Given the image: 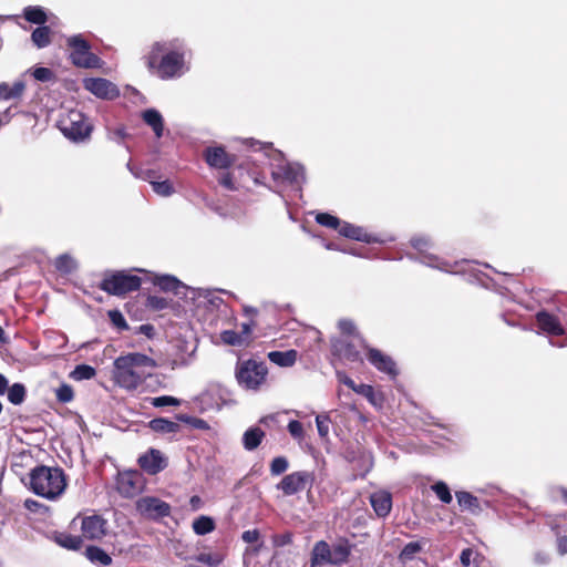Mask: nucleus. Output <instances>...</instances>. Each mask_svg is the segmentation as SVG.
Instances as JSON below:
<instances>
[{
	"instance_id": "9b49d317",
	"label": "nucleus",
	"mask_w": 567,
	"mask_h": 567,
	"mask_svg": "<svg viewBox=\"0 0 567 567\" xmlns=\"http://www.w3.org/2000/svg\"><path fill=\"white\" fill-rule=\"evenodd\" d=\"M358 339L339 338L332 342L333 354L346 364L362 363Z\"/></svg>"
},
{
	"instance_id": "412c9836",
	"label": "nucleus",
	"mask_w": 567,
	"mask_h": 567,
	"mask_svg": "<svg viewBox=\"0 0 567 567\" xmlns=\"http://www.w3.org/2000/svg\"><path fill=\"white\" fill-rule=\"evenodd\" d=\"M338 230H339L340 235H342L347 238H350V239L364 241V243H371V241L377 240L371 235L365 233L363 228H361L359 226H354V225L346 223V221H343V223L340 221V226L338 227Z\"/></svg>"
},
{
	"instance_id": "c756f323",
	"label": "nucleus",
	"mask_w": 567,
	"mask_h": 567,
	"mask_svg": "<svg viewBox=\"0 0 567 567\" xmlns=\"http://www.w3.org/2000/svg\"><path fill=\"white\" fill-rule=\"evenodd\" d=\"M265 433L259 427H252L245 432L243 441L246 450H255L264 437Z\"/></svg>"
},
{
	"instance_id": "1a4fd4ad",
	"label": "nucleus",
	"mask_w": 567,
	"mask_h": 567,
	"mask_svg": "<svg viewBox=\"0 0 567 567\" xmlns=\"http://www.w3.org/2000/svg\"><path fill=\"white\" fill-rule=\"evenodd\" d=\"M412 246L422 254V262L425 264L429 267L445 271L455 274L458 272V266L460 262L451 264L450 261H446L435 255L426 254V250L431 247V241L425 236H416L411 239Z\"/></svg>"
},
{
	"instance_id": "2f4dec72",
	"label": "nucleus",
	"mask_w": 567,
	"mask_h": 567,
	"mask_svg": "<svg viewBox=\"0 0 567 567\" xmlns=\"http://www.w3.org/2000/svg\"><path fill=\"white\" fill-rule=\"evenodd\" d=\"M23 90V82H16L12 86H10L8 83H0V100L18 97L22 94Z\"/></svg>"
},
{
	"instance_id": "f03ea898",
	"label": "nucleus",
	"mask_w": 567,
	"mask_h": 567,
	"mask_svg": "<svg viewBox=\"0 0 567 567\" xmlns=\"http://www.w3.org/2000/svg\"><path fill=\"white\" fill-rule=\"evenodd\" d=\"M155 361L138 352L121 355L113 363V380L122 389H137L155 369Z\"/></svg>"
},
{
	"instance_id": "9d476101",
	"label": "nucleus",
	"mask_w": 567,
	"mask_h": 567,
	"mask_svg": "<svg viewBox=\"0 0 567 567\" xmlns=\"http://www.w3.org/2000/svg\"><path fill=\"white\" fill-rule=\"evenodd\" d=\"M145 488V478L138 471H124L117 474L116 489L127 498L141 494Z\"/></svg>"
},
{
	"instance_id": "cd10ccee",
	"label": "nucleus",
	"mask_w": 567,
	"mask_h": 567,
	"mask_svg": "<svg viewBox=\"0 0 567 567\" xmlns=\"http://www.w3.org/2000/svg\"><path fill=\"white\" fill-rule=\"evenodd\" d=\"M86 557L91 563L100 566H109L112 563L111 556L103 549L95 546L86 548Z\"/></svg>"
},
{
	"instance_id": "4be33fe9",
	"label": "nucleus",
	"mask_w": 567,
	"mask_h": 567,
	"mask_svg": "<svg viewBox=\"0 0 567 567\" xmlns=\"http://www.w3.org/2000/svg\"><path fill=\"white\" fill-rule=\"evenodd\" d=\"M143 121L152 127L156 137H161L164 131V121L162 114L155 109H147L142 113Z\"/></svg>"
},
{
	"instance_id": "b1692460",
	"label": "nucleus",
	"mask_w": 567,
	"mask_h": 567,
	"mask_svg": "<svg viewBox=\"0 0 567 567\" xmlns=\"http://www.w3.org/2000/svg\"><path fill=\"white\" fill-rule=\"evenodd\" d=\"M332 549L326 542H318L312 550V566L330 563Z\"/></svg>"
},
{
	"instance_id": "4c0bfd02",
	"label": "nucleus",
	"mask_w": 567,
	"mask_h": 567,
	"mask_svg": "<svg viewBox=\"0 0 567 567\" xmlns=\"http://www.w3.org/2000/svg\"><path fill=\"white\" fill-rule=\"evenodd\" d=\"M194 532L198 535H205L214 529V522L207 516H202L193 523Z\"/></svg>"
},
{
	"instance_id": "f3484780",
	"label": "nucleus",
	"mask_w": 567,
	"mask_h": 567,
	"mask_svg": "<svg viewBox=\"0 0 567 567\" xmlns=\"http://www.w3.org/2000/svg\"><path fill=\"white\" fill-rule=\"evenodd\" d=\"M205 159L210 167L224 169L235 162V156L228 154L221 146L208 147L205 151Z\"/></svg>"
},
{
	"instance_id": "79ce46f5",
	"label": "nucleus",
	"mask_w": 567,
	"mask_h": 567,
	"mask_svg": "<svg viewBox=\"0 0 567 567\" xmlns=\"http://www.w3.org/2000/svg\"><path fill=\"white\" fill-rule=\"evenodd\" d=\"M338 327L340 331L344 334L343 338L347 339H358V341L361 343V339L355 333V326L351 320L342 319L339 321Z\"/></svg>"
},
{
	"instance_id": "e2e57ef3",
	"label": "nucleus",
	"mask_w": 567,
	"mask_h": 567,
	"mask_svg": "<svg viewBox=\"0 0 567 567\" xmlns=\"http://www.w3.org/2000/svg\"><path fill=\"white\" fill-rule=\"evenodd\" d=\"M558 551L561 555H567V536L559 537L557 540Z\"/></svg>"
},
{
	"instance_id": "2eb2a0df",
	"label": "nucleus",
	"mask_w": 567,
	"mask_h": 567,
	"mask_svg": "<svg viewBox=\"0 0 567 567\" xmlns=\"http://www.w3.org/2000/svg\"><path fill=\"white\" fill-rule=\"evenodd\" d=\"M81 530L87 539H100L106 533V520L96 514L79 517Z\"/></svg>"
},
{
	"instance_id": "603ef678",
	"label": "nucleus",
	"mask_w": 567,
	"mask_h": 567,
	"mask_svg": "<svg viewBox=\"0 0 567 567\" xmlns=\"http://www.w3.org/2000/svg\"><path fill=\"white\" fill-rule=\"evenodd\" d=\"M33 78L40 82H50L54 79L53 72L48 68H37L32 72Z\"/></svg>"
},
{
	"instance_id": "a211bd4d",
	"label": "nucleus",
	"mask_w": 567,
	"mask_h": 567,
	"mask_svg": "<svg viewBox=\"0 0 567 567\" xmlns=\"http://www.w3.org/2000/svg\"><path fill=\"white\" fill-rule=\"evenodd\" d=\"M138 464L145 472L154 475L163 471L167 462L158 450L152 449L146 454L140 456Z\"/></svg>"
},
{
	"instance_id": "f8f14e48",
	"label": "nucleus",
	"mask_w": 567,
	"mask_h": 567,
	"mask_svg": "<svg viewBox=\"0 0 567 567\" xmlns=\"http://www.w3.org/2000/svg\"><path fill=\"white\" fill-rule=\"evenodd\" d=\"M136 509L142 516L152 519L168 516L171 513V506L167 503L153 496L141 497L136 502Z\"/></svg>"
},
{
	"instance_id": "c03bdc74",
	"label": "nucleus",
	"mask_w": 567,
	"mask_h": 567,
	"mask_svg": "<svg viewBox=\"0 0 567 567\" xmlns=\"http://www.w3.org/2000/svg\"><path fill=\"white\" fill-rule=\"evenodd\" d=\"M316 221L318 224H320L321 226L332 228V229H338V227L340 226V219L337 218L336 216L328 214V213L317 214Z\"/></svg>"
},
{
	"instance_id": "c9c22d12",
	"label": "nucleus",
	"mask_w": 567,
	"mask_h": 567,
	"mask_svg": "<svg viewBox=\"0 0 567 567\" xmlns=\"http://www.w3.org/2000/svg\"><path fill=\"white\" fill-rule=\"evenodd\" d=\"M96 371L93 367L87 364L76 365L75 369L71 372L70 377L75 381L90 380L94 378Z\"/></svg>"
},
{
	"instance_id": "37998d69",
	"label": "nucleus",
	"mask_w": 567,
	"mask_h": 567,
	"mask_svg": "<svg viewBox=\"0 0 567 567\" xmlns=\"http://www.w3.org/2000/svg\"><path fill=\"white\" fill-rule=\"evenodd\" d=\"M196 560L207 565V567H217L221 563L223 557L219 554L200 553L196 556Z\"/></svg>"
},
{
	"instance_id": "13d9d810",
	"label": "nucleus",
	"mask_w": 567,
	"mask_h": 567,
	"mask_svg": "<svg viewBox=\"0 0 567 567\" xmlns=\"http://www.w3.org/2000/svg\"><path fill=\"white\" fill-rule=\"evenodd\" d=\"M474 551L471 548H466L461 553L460 560L464 567H468L472 563Z\"/></svg>"
},
{
	"instance_id": "680f3d73",
	"label": "nucleus",
	"mask_w": 567,
	"mask_h": 567,
	"mask_svg": "<svg viewBox=\"0 0 567 567\" xmlns=\"http://www.w3.org/2000/svg\"><path fill=\"white\" fill-rule=\"evenodd\" d=\"M219 183L227 189H234L235 186H234V182H233V178L230 176V174H224L220 179H219Z\"/></svg>"
},
{
	"instance_id": "864d4df0",
	"label": "nucleus",
	"mask_w": 567,
	"mask_h": 567,
	"mask_svg": "<svg viewBox=\"0 0 567 567\" xmlns=\"http://www.w3.org/2000/svg\"><path fill=\"white\" fill-rule=\"evenodd\" d=\"M288 468V461L285 457H276L272 460L270 471L272 475H279Z\"/></svg>"
},
{
	"instance_id": "3c124183",
	"label": "nucleus",
	"mask_w": 567,
	"mask_h": 567,
	"mask_svg": "<svg viewBox=\"0 0 567 567\" xmlns=\"http://www.w3.org/2000/svg\"><path fill=\"white\" fill-rule=\"evenodd\" d=\"M55 394H56V399L63 403H68V402L72 401L73 395H74L73 389L69 384L60 385L56 389Z\"/></svg>"
},
{
	"instance_id": "6ab92c4d",
	"label": "nucleus",
	"mask_w": 567,
	"mask_h": 567,
	"mask_svg": "<svg viewBox=\"0 0 567 567\" xmlns=\"http://www.w3.org/2000/svg\"><path fill=\"white\" fill-rule=\"evenodd\" d=\"M536 320L538 327L547 334L551 336H563L565 334V330L560 324L559 320L545 311H540L536 315Z\"/></svg>"
},
{
	"instance_id": "58836bf2",
	"label": "nucleus",
	"mask_w": 567,
	"mask_h": 567,
	"mask_svg": "<svg viewBox=\"0 0 567 567\" xmlns=\"http://www.w3.org/2000/svg\"><path fill=\"white\" fill-rule=\"evenodd\" d=\"M196 300L198 306L212 305L213 307H218L220 303V298L216 297L213 292L208 290H199L196 292Z\"/></svg>"
},
{
	"instance_id": "69168bd1",
	"label": "nucleus",
	"mask_w": 567,
	"mask_h": 567,
	"mask_svg": "<svg viewBox=\"0 0 567 567\" xmlns=\"http://www.w3.org/2000/svg\"><path fill=\"white\" fill-rule=\"evenodd\" d=\"M8 388V380L0 374V394H3Z\"/></svg>"
},
{
	"instance_id": "6e6d98bb",
	"label": "nucleus",
	"mask_w": 567,
	"mask_h": 567,
	"mask_svg": "<svg viewBox=\"0 0 567 567\" xmlns=\"http://www.w3.org/2000/svg\"><path fill=\"white\" fill-rule=\"evenodd\" d=\"M421 549L417 543H409L403 548L400 557L402 560L411 559Z\"/></svg>"
},
{
	"instance_id": "de8ad7c7",
	"label": "nucleus",
	"mask_w": 567,
	"mask_h": 567,
	"mask_svg": "<svg viewBox=\"0 0 567 567\" xmlns=\"http://www.w3.org/2000/svg\"><path fill=\"white\" fill-rule=\"evenodd\" d=\"M168 303L169 301L166 298L159 296H148L146 300V307L155 311L166 309Z\"/></svg>"
},
{
	"instance_id": "4d7b16f0",
	"label": "nucleus",
	"mask_w": 567,
	"mask_h": 567,
	"mask_svg": "<svg viewBox=\"0 0 567 567\" xmlns=\"http://www.w3.org/2000/svg\"><path fill=\"white\" fill-rule=\"evenodd\" d=\"M337 380L340 383H343L344 385L349 386L351 390L355 391L359 384H355L354 381L347 375L346 372L337 370L336 371Z\"/></svg>"
},
{
	"instance_id": "49530a36",
	"label": "nucleus",
	"mask_w": 567,
	"mask_h": 567,
	"mask_svg": "<svg viewBox=\"0 0 567 567\" xmlns=\"http://www.w3.org/2000/svg\"><path fill=\"white\" fill-rule=\"evenodd\" d=\"M151 404L155 408H163V406H178L181 404V400L169 396V395H163L157 398L151 399Z\"/></svg>"
},
{
	"instance_id": "052dcab7",
	"label": "nucleus",
	"mask_w": 567,
	"mask_h": 567,
	"mask_svg": "<svg viewBox=\"0 0 567 567\" xmlns=\"http://www.w3.org/2000/svg\"><path fill=\"white\" fill-rule=\"evenodd\" d=\"M110 318L116 324L117 327H126L125 319L123 318L122 313L118 311H111Z\"/></svg>"
},
{
	"instance_id": "a878e982",
	"label": "nucleus",
	"mask_w": 567,
	"mask_h": 567,
	"mask_svg": "<svg viewBox=\"0 0 567 567\" xmlns=\"http://www.w3.org/2000/svg\"><path fill=\"white\" fill-rule=\"evenodd\" d=\"M363 395L373 406L381 409L383 406L384 398L382 393L374 391L369 384H359L354 391Z\"/></svg>"
},
{
	"instance_id": "09e8293b",
	"label": "nucleus",
	"mask_w": 567,
	"mask_h": 567,
	"mask_svg": "<svg viewBox=\"0 0 567 567\" xmlns=\"http://www.w3.org/2000/svg\"><path fill=\"white\" fill-rule=\"evenodd\" d=\"M288 432L299 443H301L305 440V430L299 421H290L288 424Z\"/></svg>"
},
{
	"instance_id": "0e129e2a",
	"label": "nucleus",
	"mask_w": 567,
	"mask_h": 567,
	"mask_svg": "<svg viewBox=\"0 0 567 567\" xmlns=\"http://www.w3.org/2000/svg\"><path fill=\"white\" fill-rule=\"evenodd\" d=\"M126 137V132L124 128H117L112 133V140L121 143Z\"/></svg>"
},
{
	"instance_id": "393cba45",
	"label": "nucleus",
	"mask_w": 567,
	"mask_h": 567,
	"mask_svg": "<svg viewBox=\"0 0 567 567\" xmlns=\"http://www.w3.org/2000/svg\"><path fill=\"white\" fill-rule=\"evenodd\" d=\"M269 360L279 367H291L297 360L295 350L271 351L268 353Z\"/></svg>"
},
{
	"instance_id": "f257e3e1",
	"label": "nucleus",
	"mask_w": 567,
	"mask_h": 567,
	"mask_svg": "<svg viewBox=\"0 0 567 567\" xmlns=\"http://www.w3.org/2000/svg\"><path fill=\"white\" fill-rule=\"evenodd\" d=\"M143 60L147 69L162 80L181 78L189 70L185 43L178 38L154 42Z\"/></svg>"
},
{
	"instance_id": "f704fd0d",
	"label": "nucleus",
	"mask_w": 567,
	"mask_h": 567,
	"mask_svg": "<svg viewBox=\"0 0 567 567\" xmlns=\"http://www.w3.org/2000/svg\"><path fill=\"white\" fill-rule=\"evenodd\" d=\"M55 542L68 549H79L81 546V539L78 536H73L66 533H59L54 536Z\"/></svg>"
},
{
	"instance_id": "338daca9",
	"label": "nucleus",
	"mask_w": 567,
	"mask_h": 567,
	"mask_svg": "<svg viewBox=\"0 0 567 567\" xmlns=\"http://www.w3.org/2000/svg\"><path fill=\"white\" fill-rule=\"evenodd\" d=\"M241 328H243V332L240 334H243L245 337V341H246L249 333L251 332V327L249 323H243Z\"/></svg>"
},
{
	"instance_id": "c85d7f7f",
	"label": "nucleus",
	"mask_w": 567,
	"mask_h": 567,
	"mask_svg": "<svg viewBox=\"0 0 567 567\" xmlns=\"http://www.w3.org/2000/svg\"><path fill=\"white\" fill-rule=\"evenodd\" d=\"M152 280L164 291H177L182 286V282L177 278L169 275H155Z\"/></svg>"
},
{
	"instance_id": "39448f33",
	"label": "nucleus",
	"mask_w": 567,
	"mask_h": 567,
	"mask_svg": "<svg viewBox=\"0 0 567 567\" xmlns=\"http://www.w3.org/2000/svg\"><path fill=\"white\" fill-rule=\"evenodd\" d=\"M59 128L69 140L82 142L90 136L92 125L82 112L70 110L59 120Z\"/></svg>"
},
{
	"instance_id": "aec40b11",
	"label": "nucleus",
	"mask_w": 567,
	"mask_h": 567,
	"mask_svg": "<svg viewBox=\"0 0 567 567\" xmlns=\"http://www.w3.org/2000/svg\"><path fill=\"white\" fill-rule=\"evenodd\" d=\"M371 505L380 517H385L392 507V499L390 493L385 491L375 492L370 497Z\"/></svg>"
},
{
	"instance_id": "6e6552de",
	"label": "nucleus",
	"mask_w": 567,
	"mask_h": 567,
	"mask_svg": "<svg viewBox=\"0 0 567 567\" xmlns=\"http://www.w3.org/2000/svg\"><path fill=\"white\" fill-rule=\"evenodd\" d=\"M70 48V59L79 68L94 69L101 66V60L91 52L90 44L82 34H75L66 40Z\"/></svg>"
},
{
	"instance_id": "72a5a7b5",
	"label": "nucleus",
	"mask_w": 567,
	"mask_h": 567,
	"mask_svg": "<svg viewBox=\"0 0 567 567\" xmlns=\"http://www.w3.org/2000/svg\"><path fill=\"white\" fill-rule=\"evenodd\" d=\"M54 266L60 272L70 274L76 269L78 265L72 256L63 254L55 259Z\"/></svg>"
},
{
	"instance_id": "0eeeda50",
	"label": "nucleus",
	"mask_w": 567,
	"mask_h": 567,
	"mask_svg": "<svg viewBox=\"0 0 567 567\" xmlns=\"http://www.w3.org/2000/svg\"><path fill=\"white\" fill-rule=\"evenodd\" d=\"M268 370L264 362L247 360L239 362L236 369L238 383L248 390H257L266 381Z\"/></svg>"
},
{
	"instance_id": "20e7f679",
	"label": "nucleus",
	"mask_w": 567,
	"mask_h": 567,
	"mask_svg": "<svg viewBox=\"0 0 567 567\" xmlns=\"http://www.w3.org/2000/svg\"><path fill=\"white\" fill-rule=\"evenodd\" d=\"M248 147L254 150H270L271 177L278 185H300L305 181V168L298 163H289L285 161L281 152L271 150V144H262L254 138L246 140Z\"/></svg>"
},
{
	"instance_id": "8fccbe9b",
	"label": "nucleus",
	"mask_w": 567,
	"mask_h": 567,
	"mask_svg": "<svg viewBox=\"0 0 567 567\" xmlns=\"http://www.w3.org/2000/svg\"><path fill=\"white\" fill-rule=\"evenodd\" d=\"M151 185L153 190L161 196H169L174 192L173 186L168 181L152 182Z\"/></svg>"
},
{
	"instance_id": "bb28decb",
	"label": "nucleus",
	"mask_w": 567,
	"mask_h": 567,
	"mask_svg": "<svg viewBox=\"0 0 567 567\" xmlns=\"http://www.w3.org/2000/svg\"><path fill=\"white\" fill-rule=\"evenodd\" d=\"M23 17L27 21L35 24H44L48 20L47 12L39 6L25 7L23 10Z\"/></svg>"
},
{
	"instance_id": "a18cd8bd",
	"label": "nucleus",
	"mask_w": 567,
	"mask_h": 567,
	"mask_svg": "<svg viewBox=\"0 0 567 567\" xmlns=\"http://www.w3.org/2000/svg\"><path fill=\"white\" fill-rule=\"evenodd\" d=\"M330 416L329 414H320L316 417V424L318 429V433L321 439H327L330 431Z\"/></svg>"
},
{
	"instance_id": "5701e85b",
	"label": "nucleus",
	"mask_w": 567,
	"mask_h": 567,
	"mask_svg": "<svg viewBox=\"0 0 567 567\" xmlns=\"http://www.w3.org/2000/svg\"><path fill=\"white\" fill-rule=\"evenodd\" d=\"M455 496L457 498L458 505L463 509L470 511L473 514H478L482 511L478 498L473 494L461 491L456 492Z\"/></svg>"
},
{
	"instance_id": "473e14b6",
	"label": "nucleus",
	"mask_w": 567,
	"mask_h": 567,
	"mask_svg": "<svg viewBox=\"0 0 567 567\" xmlns=\"http://www.w3.org/2000/svg\"><path fill=\"white\" fill-rule=\"evenodd\" d=\"M50 34H51V31H50L49 27H39L32 32L31 39H32V42L38 48H45L51 42Z\"/></svg>"
},
{
	"instance_id": "423d86ee",
	"label": "nucleus",
	"mask_w": 567,
	"mask_h": 567,
	"mask_svg": "<svg viewBox=\"0 0 567 567\" xmlns=\"http://www.w3.org/2000/svg\"><path fill=\"white\" fill-rule=\"evenodd\" d=\"M142 280L127 271H112L104 275L100 288L113 296H123L140 289Z\"/></svg>"
},
{
	"instance_id": "774afa93",
	"label": "nucleus",
	"mask_w": 567,
	"mask_h": 567,
	"mask_svg": "<svg viewBox=\"0 0 567 567\" xmlns=\"http://www.w3.org/2000/svg\"><path fill=\"white\" fill-rule=\"evenodd\" d=\"M33 504H35V502H34V501H30V499H27V501H25V506H27L28 508H31V506H33Z\"/></svg>"
},
{
	"instance_id": "ea45409f",
	"label": "nucleus",
	"mask_w": 567,
	"mask_h": 567,
	"mask_svg": "<svg viewBox=\"0 0 567 567\" xmlns=\"http://www.w3.org/2000/svg\"><path fill=\"white\" fill-rule=\"evenodd\" d=\"M25 396V389L20 383H14L8 389V399L12 404H20L23 402Z\"/></svg>"
},
{
	"instance_id": "dca6fc26",
	"label": "nucleus",
	"mask_w": 567,
	"mask_h": 567,
	"mask_svg": "<svg viewBox=\"0 0 567 567\" xmlns=\"http://www.w3.org/2000/svg\"><path fill=\"white\" fill-rule=\"evenodd\" d=\"M367 355L369 362L380 372L386 373L392 378L398 374L395 362L388 354L374 348H367Z\"/></svg>"
},
{
	"instance_id": "7ed1b4c3",
	"label": "nucleus",
	"mask_w": 567,
	"mask_h": 567,
	"mask_svg": "<svg viewBox=\"0 0 567 567\" xmlns=\"http://www.w3.org/2000/svg\"><path fill=\"white\" fill-rule=\"evenodd\" d=\"M28 486L35 495L55 501L63 495L68 481L60 467L41 465L29 473Z\"/></svg>"
},
{
	"instance_id": "a19ab883",
	"label": "nucleus",
	"mask_w": 567,
	"mask_h": 567,
	"mask_svg": "<svg viewBox=\"0 0 567 567\" xmlns=\"http://www.w3.org/2000/svg\"><path fill=\"white\" fill-rule=\"evenodd\" d=\"M432 489L441 502L445 504H450L452 502V494L449 486L444 482H436L434 485H432Z\"/></svg>"
},
{
	"instance_id": "ddd939ff",
	"label": "nucleus",
	"mask_w": 567,
	"mask_h": 567,
	"mask_svg": "<svg viewBox=\"0 0 567 567\" xmlns=\"http://www.w3.org/2000/svg\"><path fill=\"white\" fill-rule=\"evenodd\" d=\"M312 483V475L306 471L293 472L286 475L277 485L285 495H293L303 491L307 485Z\"/></svg>"
},
{
	"instance_id": "e433bc0d",
	"label": "nucleus",
	"mask_w": 567,
	"mask_h": 567,
	"mask_svg": "<svg viewBox=\"0 0 567 567\" xmlns=\"http://www.w3.org/2000/svg\"><path fill=\"white\" fill-rule=\"evenodd\" d=\"M220 340L228 346H241L245 343V337L234 330H224L220 332Z\"/></svg>"
},
{
	"instance_id": "7c9ffc66",
	"label": "nucleus",
	"mask_w": 567,
	"mask_h": 567,
	"mask_svg": "<svg viewBox=\"0 0 567 567\" xmlns=\"http://www.w3.org/2000/svg\"><path fill=\"white\" fill-rule=\"evenodd\" d=\"M151 430L157 433H175L179 425L167 419H154L148 423Z\"/></svg>"
},
{
	"instance_id": "5fc2aeb1",
	"label": "nucleus",
	"mask_w": 567,
	"mask_h": 567,
	"mask_svg": "<svg viewBox=\"0 0 567 567\" xmlns=\"http://www.w3.org/2000/svg\"><path fill=\"white\" fill-rule=\"evenodd\" d=\"M347 557H348V550L344 547L339 546V547L332 549V555H331L329 564L339 565V564L346 561Z\"/></svg>"
},
{
	"instance_id": "4468645a",
	"label": "nucleus",
	"mask_w": 567,
	"mask_h": 567,
	"mask_svg": "<svg viewBox=\"0 0 567 567\" xmlns=\"http://www.w3.org/2000/svg\"><path fill=\"white\" fill-rule=\"evenodd\" d=\"M84 89L100 99L112 100L118 96L117 86L111 81L102 78H87L83 81Z\"/></svg>"
},
{
	"instance_id": "bf43d9fd",
	"label": "nucleus",
	"mask_w": 567,
	"mask_h": 567,
	"mask_svg": "<svg viewBox=\"0 0 567 567\" xmlns=\"http://www.w3.org/2000/svg\"><path fill=\"white\" fill-rule=\"evenodd\" d=\"M259 538V533L256 529L246 530L243 533V539L246 543H255Z\"/></svg>"
}]
</instances>
